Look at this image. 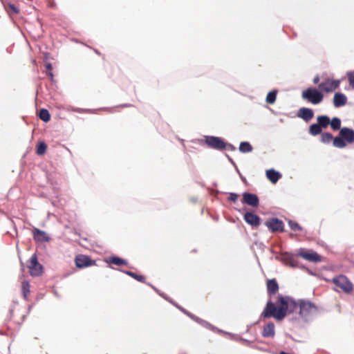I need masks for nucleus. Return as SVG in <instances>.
Wrapping results in <instances>:
<instances>
[{
  "label": "nucleus",
  "mask_w": 354,
  "mask_h": 354,
  "mask_svg": "<svg viewBox=\"0 0 354 354\" xmlns=\"http://www.w3.org/2000/svg\"><path fill=\"white\" fill-rule=\"evenodd\" d=\"M274 335V324L272 322H269L264 326L262 331V336L264 337H273Z\"/></svg>",
  "instance_id": "dca6fc26"
},
{
  "label": "nucleus",
  "mask_w": 354,
  "mask_h": 354,
  "mask_svg": "<svg viewBox=\"0 0 354 354\" xmlns=\"http://www.w3.org/2000/svg\"><path fill=\"white\" fill-rule=\"evenodd\" d=\"M226 147L228 148V149L234 150L235 149V147L232 145L231 144H226Z\"/></svg>",
  "instance_id": "4c0bfd02"
},
{
  "label": "nucleus",
  "mask_w": 354,
  "mask_h": 354,
  "mask_svg": "<svg viewBox=\"0 0 354 354\" xmlns=\"http://www.w3.org/2000/svg\"><path fill=\"white\" fill-rule=\"evenodd\" d=\"M277 91H272L269 92L266 96V102L268 104H273L276 100Z\"/></svg>",
  "instance_id": "bb28decb"
},
{
  "label": "nucleus",
  "mask_w": 354,
  "mask_h": 354,
  "mask_svg": "<svg viewBox=\"0 0 354 354\" xmlns=\"http://www.w3.org/2000/svg\"><path fill=\"white\" fill-rule=\"evenodd\" d=\"M333 282L336 286L340 288L345 292L349 293L352 292L353 289L352 283L344 275H339L334 277L333 279Z\"/></svg>",
  "instance_id": "7ed1b4c3"
},
{
  "label": "nucleus",
  "mask_w": 354,
  "mask_h": 354,
  "mask_svg": "<svg viewBox=\"0 0 354 354\" xmlns=\"http://www.w3.org/2000/svg\"><path fill=\"white\" fill-rule=\"evenodd\" d=\"M239 151L242 153H248L252 151V147L248 142H242L239 146Z\"/></svg>",
  "instance_id": "5701e85b"
},
{
  "label": "nucleus",
  "mask_w": 354,
  "mask_h": 354,
  "mask_svg": "<svg viewBox=\"0 0 354 354\" xmlns=\"http://www.w3.org/2000/svg\"><path fill=\"white\" fill-rule=\"evenodd\" d=\"M290 261H291V262H290L291 266H295L294 260L291 259Z\"/></svg>",
  "instance_id": "ea45409f"
},
{
  "label": "nucleus",
  "mask_w": 354,
  "mask_h": 354,
  "mask_svg": "<svg viewBox=\"0 0 354 354\" xmlns=\"http://www.w3.org/2000/svg\"><path fill=\"white\" fill-rule=\"evenodd\" d=\"M347 97L342 93H336L333 97V105L335 108L344 106L346 104Z\"/></svg>",
  "instance_id": "4468645a"
},
{
  "label": "nucleus",
  "mask_w": 354,
  "mask_h": 354,
  "mask_svg": "<svg viewBox=\"0 0 354 354\" xmlns=\"http://www.w3.org/2000/svg\"><path fill=\"white\" fill-rule=\"evenodd\" d=\"M46 68L47 70V75L50 77L51 79L53 77V73L51 72L52 70V64L50 63H47L46 65Z\"/></svg>",
  "instance_id": "72a5a7b5"
},
{
  "label": "nucleus",
  "mask_w": 354,
  "mask_h": 354,
  "mask_svg": "<svg viewBox=\"0 0 354 354\" xmlns=\"http://www.w3.org/2000/svg\"><path fill=\"white\" fill-rule=\"evenodd\" d=\"M340 84V80H327L322 82L318 85V88L320 91H324L326 93H330L338 88Z\"/></svg>",
  "instance_id": "423d86ee"
},
{
  "label": "nucleus",
  "mask_w": 354,
  "mask_h": 354,
  "mask_svg": "<svg viewBox=\"0 0 354 354\" xmlns=\"http://www.w3.org/2000/svg\"><path fill=\"white\" fill-rule=\"evenodd\" d=\"M244 221L252 227H257L260 224V217L254 212H246L243 216Z\"/></svg>",
  "instance_id": "1a4fd4ad"
},
{
  "label": "nucleus",
  "mask_w": 354,
  "mask_h": 354,
  "mask_svg": "<svg viewBox=\"0 0 354 354\" xmlns=\"http://www.w3.org/2000/svg\"><path fill=\"white\" fill-rule=\"evenodd\" d=\"M278 306L274 303L268 301L263 311L261 316L264 318L273 317L277 320H282L288 313H291L299 308V315L305 321L310 320L317 313V307L309 301L300 300L296 303L289 297L279 295L277 300Z\"/></svg>",
  "instance_id": "f257e3e1"
},
{
  "label": "nucleus",
  "mask_w": 354,
  "mask_h": 354,
  "mask_svg": "<svg viewBox=\"0 0 354 354\" xmlns=\"http://www.w3.org/2000/svg\"><path fill=\"white\" fill-rule=\"evenodd\" d=\"M288 225L290 227L295 231L301 230L302 229L301 227L297 222L293 221H289Z\"/></svg>",
  "instance_id": "473e14b6"
},
{
  "label": "nucleus",
  "mask_w": 354,
  "mask_h": 354,
  "mask_svg": "<svg viewBox=\"0 0 354 354\" xmlns=\"http://www.w3.org/2000/svg\"><path fill=\"white\" fill-rule=\"evenodd\" d=\"M301 97L313 104H319L323 101L324 95L318 89L310 87L302 91Z\"/></svg>",
  "instance_id": "f03ea898"
},
{
  "label": "nucleus",
  "mask_w": 354,
  "mask_h": 354,
  "mask_svg": "<svg viewBox=\"0 0 354 354\" xmlns=\"http://www.w3.org/2000/svg\"><path fill=\"white\" fill-rule=\"evenodd\" d=\"M22 294L25 299H26L30 293V284L27 281H24L21 283Z\"/></svg>",
  "instance_id": "393cba45"
},
{
  "label": "nucleus",
  "mask_w": 354,
  "mask_h": 354,
  "mask_svg": "<svg viewBox=\"0 0 354 354\" xmlns=\"http://www.w3.org/2000/svg\"><path fill=\"white\" fill-rule=\"evenodd\" d=\"M333 136L330 133H323L321 136V140L323 143L328 144L333 140Z\"/></svg>",
  "instance_id": "c85d7f7f"
},
{
  "label": "nucleus",
  "mask_w": 354,
  "mask_h": 354,
  "mask_svg": "<svg viewBox=\"0 0 354 354\" xmlns=\"http://www.w3.org/2000/svg\"><path fill=\"white\" fill-rule=\"evenodd\" d=\"M317 124L320 125L322 128H326L328 126L330 123V119L327 115H319L317 118Z\"/></svg>",
  "instance_id": "412c9836"
},
{
  "label": "nucleus",
  "mask_w": 354,
  "mask_h": 354,
  "mask_svg": "<svg viewBox=\"0 0 354 354\" xmlns=\"http://www.w3.org/2000/svg\"><path fill=\"white\" fill-rule=\"evenodd\" d=\"M39 118L44 122H48L50 118L48 111L45 109H41L39 111Z\"/></svg>",
  "instance_id": "a878e982"
},
{
  "label": "nucleus",
  "mask_w": 354,
  "mask_h": 354,
  "mask_svg": "<svg viewBox=\"0 0 354 354\" xmlns=\"http://www.w3.org/2000/svg\"><path fill=\"white\" fill-rule=\"evenodd\" d=\"M33 239L37 242L44 243L50 241V236L43 230L35 227L32 230Z\"/></svg>",
  "instance_id": "9d476101"
},
{
  "label": "nucleus",
  "mask_w": 354,
  "mask_h": 354,
  "mask_svg": "<svg viewBox=\"0 0 354 354\" xmlns=\"http://www.w3.org/2000/svg\"><path fill=\"white\" fill-rule=\"evenodd\" d=\"M72 110L73 111L77 112V113H88L89 110H84L80 108H73Z\"/></svg>",
  "instance_id": "c9c22d12"
},
{
  "label": "nucleus",
  "mask_w": 354,
  "mask_h": 354,
  "mask_svg": "<svg viewBox=\"0 0 354 354\" xmlns=\"http://www.w3.org/2000/svg\"><path fill=\"white\" fill-rule=\"evenodd\" d=\"M238 196H239L238 194H236L235 193H230L228 199L230 201L235 202L237 200Z\"/></svg>",
  "instance_id": "f704fd0d"
},
{
  "label": "nucleus",
  "mask_w": 354,
  "mask_h": 354,
  "mask_svg": "<svg viewBox=\"0 0 354 354\" xmlns=\"http://www.w3.org/2000/svg\"><path fill=\"white\" fill-rule=\"evenodd\" d=\"M124 273L127 274V275L133 277V279H136L138 281H140V282L145 281V277L142 275H138V274H137L134 272H132L131 271H125Z\"/></svg>",
  "instance_id": "7c9ffc66"
},
{
  "label": "nucleus",
  "mask_w": 354,
  "mask_h": 354,
  "mask_svg": "<svg viewBox=\"0 0 354 354\" xmlns=\"http://www.w3.org/2000/svg\"><path fill=\"white\" fill-rule=\"evenodd\" d=\"M333 145L339 149L344 148L346 146V141L340 136L333 138Z\"/></svg>",
  "instance_id": "aec40b11"
},
{
  "label": "nucleus",
  "mask_w": 354,
  "mask_h": 354,
  "mask_svg": "<svg viewBox=\"0 0 354 354\" xmlns=\"http://www.w3.org/2000/svg\"><path fill=\"white\" fill-rule=\"evenodd\" d=\"M339 136L347 142H354V130L348 127H343L339 130Z\"/></svg>",
  "instance_id": "f8f14e48"
},
{
  "label": "nucleus",
  "mask_w": 354,
  "mask_h": 354,
  "mask_svg": "<svg viewBox=\"0 0 354 354\" xmlns=\"http://www.w3.org/2000/svg\"><path fill=\"white\" fill-rule=\"evenodd\" d=\"M181 310L185 313H186L187 315H189L192 319H193L194 320H195L196 322H197L198 323H199L200 324H201L204 327L209 328V329L213 330L216 329V328H214L213 326H212L209 323L207 322L206 321L203 320V319H201L194 316V315H192V314L186 312L184 309H181Z\"/></svg>",
  "instance_id": "a211bd4d"
},
{
  "label": "nucleus",
  "mask_w": 354,
  "mask_h": 354,
  "mask_svg": "<svg viewBox=\"0 0 354 354\" xmlns=\"http://www.w3.org/2000/svg\"><path fill=\"white\" fill-rule=\"evenodd\" d=\"M268 291L270 294H275L279 289L278 283L275 279H270L267 283Z\"/></svg>",
  "instance_id": "6ab92c4d"
},
{
  "label": "nucleus",
  "mask_w": 354,
  "mask_h": 354,
  "mask_svg": "<svg viewBox=\"0 0 354 354\" xmlns=\"http://www.w3.org/2000/svg\"><path fill=\"white\" fill-rule=\"evenodd\" d=\"M30 274L33 277H37L41 274L43 266L38 262L37 255L32 254L28 265Z\"/></svg>",
  "instance_id": "39448f33"
},
{
  "label": "nucleus",
  "mask_w": 354,
  "mask_h": 354,
  "mask_svg": "<svg viewBox=\"0 0 354 354\" xmlns=\"http://www.w3.org/2000/svg\"><path fill=\"white\" fill-rule=\"evenodd\" d=\"M297 115L304 121L308 122L313 118L314 113L311 109L303 107L299 110Z\"/></svg>",
  "instance_id": "ddd939ff"
},
{
  "label": "nucleus",
  "mask_w": 354,
  "mask_h": 354,
  "mask_svg": "<svg viewBox=\"0 0 354 354\" xmlns=\"http://www.w3.org/2000/svg\"><path fill=\"white\" fill-rule=\"evenodd\" d=\"M319 82V77L318 75H317L313 79V83L317 84Z\"/></svg>",
  "instance_id": "e433bc0d"
},
{
  "label": "nucleus",
  "mask_w": 354,
  "mask_h": 354,
  "mask_svg": "<svg viewBox=\"0 0 354 354\" xmlns=\"http://www.w3.org/2000/svg\"><path fill=\"white\" fill-rule=\"evenodd\" d=\"M266 177L271 183H276L281 178V175L279 171L270 169L266 171Z\"/></svg>",
  "instance_id": "f3484780"
},
{
  "label": "nucleus",
  "mask_w": 354,
  "mask_h": 354,
  "mask_svg": "<svg viewBox=\"0 0 354 354\" xmlns=\"http://www.w3.org/2000/svg\"><path fill=\"white\" fill-rule=\"evenodd\" d=\"M75 264L78 268L87 267L92 265L91 260L84 255H80L76 257Z\"/></svg>",
  "instance_id": "2eb2a0df"
},
{
  "label": "nucleus",
  "mask_w": 354,
  "mask_h": 354,
  "mask_svg": "<svg viewBox=\"0 0 354 354\" xmlns=\"http://www.w3.org/2000/svg\"><path fill=\"white\" fill-rule=\"evenodd\" d=\"M265 225L272 232H282L283 230V223L277 218H272L267 221Z\"/></svg>",
  "instance_id": "6e6552de"
},
{
  "label": "nucleus",
  "mask_w": 354,
  "mask_h": 354,
  "mask_svg": "<svg viewBox=\"0 0 354 354\" xmlns=\"http://www.w3.org/2000/svg\"><path fill=\"white\" fill-rule=\"evenodd\" d=\"M346 75L348 77L349 84L353 88H354V71H348Z\"/></svg>",
  "instance_id": "2f4dec72"
},
{
  "label": "nucleus",
  "mask_w": 354,
  "mask_h": 354,
  "mask_svg": "<svg viewBox=\"0 0 354 354\" xmlns=\"http://www.w3.org/2000/svg\"><path fill=\"white\" fill-rule=\"evenodd\" d=\"M243 202L252 207H257L259 205V198L254 194L243 193Z\"/></svg>",
  "instance_id": "9b49d317"
},
{
  "label": "nucleus",
  "mask_w": 354,
  "mask_h": 354,
  "mask_svg": "<svg viewBox=\"0 0 354 354\" xmlns=\"http://www.w3.org/2000/svg\"><path fill=\"white\" fill-rule=\"evenodd\" d=\"M298 255L303 259L310 261V262H319L321 261L320 257L318 254L315 252L306 250L305 249H299Z\"/></svg>",
  "instance_id": "0eeeda50"
},
{
  "label": "nucleus",
  "mask_w": 354,
  "mask_h": 354,
  "mask_svg": "<svg viewBox=\"0 0 354 354\" xmlns=\"http://www.w3.org/2000/svg\"><path fill=\"white\" fill-rule=\"evenodd\" d=\"M205 141L208 147L214 149L222 150L226 147V143L219 137L205 136Z\"/></svg>",
  "instance_id": "20e7f679"
},
{
  "label": "nucleus",
  "mask_w": 354,
  "mask_h": 354,
  "mask_svg": "<svg viewBox=\"0 0 354 354\" xmlns=\"http://www.w3.org/2000/svg\"><path fill=\"white\" fill-rule=\"evenodd\" d=\"M10 8L15 12V13H17L18 12V10L12 5L10 6Z\"/></svg>",
  "instance_id": "58836bf2"
},
{
  "label": "nucleus",
  "mask_w": 354,
  "mask_h": 354,
  "mask_svg": "<svg viewBox=\"0 0 354 354\" xmlns=\"http://www.w3.org/2000/svg\"><path fill=\"white\" fill-rule=\"evenodd\" d=\"M329 124L330 125V127L333 130L340 129L341 120L337 117L333 118L332 120L330 121Z\"/></svg>",
  "instance_id": "b1692460"
},
{
  "label": "nucleus",
  "mask_w": 354,
  "mask_h": 354,
  "mask_svg": "<svg viewBox=\"0 0 354 354\" xmlns=\"http://www.w3.org/2000/svg\"><path fill=\"white\" fill-rule=\"evenodd\" d=\"M109 261H110V263L115 264V265H118V266L124 265L127 263V262L124 259H122L120 257H111L109 259Z\"/></svg>",
  "instance_id": "c756f323"
},
{
  "label": "nucleus",
  "mask_w": 354,
  "mask_h": 354,
  "mask_svg": "<svg viewBox=\"0 0 354 354\" xmlns=\"http://www.w3.org/2000/svg\"><path fill=\"white\" fill-rule=\"evenodd\" d=\"M47 149V145L44 142H40L37 148V153L38 155H44Z\"/></svg>",
  "instance_id": "cd10ccee"
},
{
  "label": "nucleus",
  "mask_w": 354,
  "mask_h": 354,
  "mask_svg": "<svg viewBox=\"0 0 354 354\" xmlns=\"http://www.w3.org/2000/svg\"><path fill=\"white\" fill-rule=\"evenodd\" d=\"M322 132V127L318 124H313L309 127V133L312 136H317Z\"/></svg>",
  "instance_id": "4be33fe9"
},
{
  "label": "nucleus",
  "mask_w": 354,
  "mask_h": 354,
  "mask_svg": "<svg viewBox=\"0 0 354 354\" xmlns=\"http://www.w3.org/2000/svg\"><path fill=\"white\" fill-rule=\"evenodd\" d=\"M230 160L231 161V162H232L233 164H234V162H233V160H232V159H230Z\"/></svg>",
  "instance_id": "a19ab883"
}]
</instances>
